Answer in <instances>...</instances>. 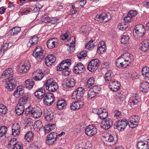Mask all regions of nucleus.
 <instances>
[{
	"mask_svg": "<svg viewBox=\"0 0 149 149\" xmlns=\"http://www.w3.org/2000/svg\"><path fill=\"white\" fill-rule=\"evenodd\" d=\"M70 34V32L68 31H66V32L63 34L61 36V39L63 40L66 39L68 37Z\"/></svg>",
	"mask_w": 149,
	"mask_h": 149,
	"instance_id": "60",
	"label": "nucleus"
},
{
	"mask_svg": "<svg viewBox=\"0 0 149 149\" xmlns=\"http://www.w3.org/2000/svg\"><path fill=\"white\" fill-rule=\"evenodd\" d=\"M8 130L6 126H3L0 127V137H2L5 136Z\"/></svg>",
	"mask_w": 149,
	"mask_h": 149,
	"instance_id": "41",
	"label": "nucleus"
},
{
	"mask_svg": "<svg viewBox=\"0 0 149 149\" xmlns=\"http://www.w3.org/2000/svg\"><path fill=\"white\" fill-rule=\"evenodd\" d=\"M128 124V122L127 120L123 118L121 120H119L118 122L115 124V126L118 130L120 131H123L126 128Z\"/></svg>",
	"mask_w": 149,
	"mask_h": 149,
	"instance_id": "6",
	"label": "nucleus"
},
{
	"mask_svg": "<svg viewBox=\"0 0 149 149\" xmlns=\"http://www.w3.org/2000/svg\"><path fill=\"white\" fill-rule=\"evenodd\" d=\"M30 101V98L27 96H24L21 97L19 100L18 104H20L23 106H25L27 103H28Z\"/></svg>",
	"mask_w": 149,
	"mask_h": 149,
	"instance_id": "34",
	"label": "nucleus"
},
{
	"mask_svg": "<svg viewBox=\"0 0 149 149\" xmlns=\"http://www.w3.org/2000/svg\"><path fill=\"white\" fill-rule=\"evenodd\" d=\"M33 132L29 131L26 134L25 137V139L26 141L29 142L33 139Z\"/></svg>",
	"mask_w": 149,
	"mask_h": 149,
	"instance_id": "40",
	"label": "nucleus"
},
{
	"mask_svg": "<svg viewBox=\"0 0 149 149\" xmlns=\"http://www.w3.org/2000/svg\"><path fill=\"white\" fill-rule=\"evenodd\" d=\"M118 27L120 30L123 31L126 29L127 26L125 24L122 22L118 25Z\"/></svg>",
	"mask_w": 149,
	"mask_h": 149,
	"instance_id": "55",
	"label": "nucleus"
},
{
	"mask_svg": "<svg viewBox=\"0 0 149 149\" xmlns=\"http://www.w3.org/2000/svg\"><path fill=\"white\" fill-rule=\"evenodd\" d=\"M114 116L117 118L120 117L122 116L121 112L119 111L118 110L114 111Z\"/></svg>",
	"mask_w": 149,
	"mask_h": 149,
	"instance_id": "62",
	"label": "nucleus"
},
{
	"mask_svg": "<svg viewBox=\"0 0 149 149\" xmlns=\"http://www.w3.org/2000/svg\"><path fill=\"white\" fill-rule=\"evenodd\" d=\"M93 42V40H92L89 41L86 44V48L89 50H91L93 49L95 45L94 44Z\"/></svg>",
	"mask_w": 149,
	"mask_h": 149,
	"instance_id": "44",
	"label": "nucleus"
},
{
	"mask_svg": "<svg viewBox=\"0 0 149 149\" xmlns=\"http://www.w3.org/2000/svg\"><path fill=\"white\" fill-rule=\"evenodd\" d=\"M45 90L42 88L37 89L34 93L35 96L38 99H41L44 97L45 95Z\"/></svg>",
	"mask_w": 149,
	"mask_h": 149,
	"instance_id": "18",
	"label": "nucleus"
},
{
	"mask_svg": "<svg viewBox=\"0 0 149 149\" xmlns=\"http://www.w3.org/2000/svg\"><path fill=\"white\" fill-rule=\"evenodd\" d=\"M21 31V28L20 27L17 26L13 28L10 31L11 34L14 36L17 34Z\"/></svg>",
	"mask_w": 149,
	"mask_h": 149,
	"instance_id": "42",
	"label": "nucleus"
},
{
	"mask_svg": "<svg viewBox=\"0 0 149 149\" xmlns=\"http://www.w3.org/2000/svg\"><path fill=\"white\" fill-rule=\"evenodd\" d=\"M12 129L17 130L18 131V130H20V125L17 123H15L12 125Z\"/></svg>",
	"mask_w": 149,
	"mask_h": 149,
	"instance_id": "61",
	"label": "nucleus"
},
{
	"mask_svg": "<svg viewBox=\"0 0 149 149\" xmlns=\"http://www.w3.org/2000/svg\"><path fill=\"white\" fill-rule=\"evenodd\" d=\"M140 119L138 116H132L129 119L130 123H129V127L132 128L137 127L139 124Z\"/></svg>",
	"mask_w": 149,
	"mask_h": 149,
	"instance_id": "9",
	"label": "nucleus"
},
{
	"mask_svg": "<svg viewBox=\"0 0 149 149\" xmlns=\"http://www.w3.org/2000/svg\"><path fill=\"white\" fill-rule=\"evenodd\" d=\"M140 89L143 92H147L149 89V83L147 81L143 82L141 84Z\"/></svg>",
	"mask_w": 149,
	"mask_h": 149,
	"instance_id": "29",
	"label": "nucleus"
},
{
	"mask_svg": "<svg viewBox=\"0 0 149 149\" xmlns=\"http://www.w3.org/2000/svg\"><path fill=\"white\" fill-rule=\"evenodd\" d=\"M125 96L123 92L118 95L116 98V100L118 102L123 101L124 99Z\"/></svg>",
	"mask_w": 149,
	"mask_h": 149,
	"instance_id": "51",
	"label": "nucleus"
},
{
	"mask_svg": "<svg viewBox=\"0 0 149 149\" xmlns=\"http://www.w3.org/2000/svg\"><path fill=\"white\" fill-rule=\"evenodd\" d=\"M87 55V52L86 51H83L77 55V57L79 59L81 60L82 58L86 56Z\"/></svg>",
	"mask_w": 149,
	"mask_h": 149,
	"instance_id": "56",
	"label": "nucleus"
},
{
	"mask_svg": "<svg viewBox=\"0 0 149 149\" xmlns=\"http://www.w3.org/2000/svg\"><path fill=\"white\" fill-rule=\"evenodd\" d=\"M132 18L131 16L128 15V14H127L124 17V19L126 22H129L131 21Z\"/></svg>",
	"mask_w": 149,
	"mask_h": 149,
	"instance_id": "63",
	"label": "nucleus"
},
{
	"mask_svg": "<svg viewBox=\"0 0 149 149\" xmlns=\"http://www.w3.org/2000/svg\"><path fill=\"white\" fill-rule=\"evenodd\" d=\"M33 113L32 116L35 118H38L40 117L42 114V111L41 109L38 107H34L33 111Z\"/></svg>",
	"mask_w": 149,
	"mask_h": 149,
	"instance_id": "24",
	"label": "nucleus"
},
{
	"mask_svg": "<svg viewBox=\"0 0 149 149\" xmlns=\"http://www.w3.org/2000/svg\"><path fill=\"white\" fill-rule=\"evenodd\" d=\"M45 85L47 90L52 92H55L58 88V84L52 79L48 80L45 83Z\"/></svg>",
	"mask_w": 149,
	"mask_h": 149,
	"instance_id": "3",
	"label": "nucleus"
},
{
	"mask_svg": "<svg viewBox=\"0 0 149 149\" xmlns=\"http://www.w3.org/2000/svg\"><path fill=\"white\" fill-rule=\"evenodd\" d=\"M58 42V40L57 39L54 38L49 39L47 42V46L49 49H53L57 45Z\"/></svg>",
	"mask_w": 149,
	"mask_h": 149,
	"instance_id": "17",
	"label": "nucleus"
},
{
	"mask_svg": "<svg viewBox=\"0 0 149 149\" xmlns=\"http://www.w3.org/2000/svg\"><path fill=\"white\" fill-rule=\"evenodd\" d=\"M104 138L105 141H107L109 143H112V145L115 144L116 142V140L115 139L114 136L111 134L104 136Z\"/></svg>",
	"mask_w": 149,
	"mask_h": 149,
	"instance_id": "26",
	"label": "nucleus"
},
{
	"mask_svg": "<svg viewBox=\"0 0 149 149\" xmlns=\"http://www.w3.org/2000/svg\"><path fill=\"white\" fill-rule=\"evenodd\" d=\"M30 67V66L29 63L27 65L25 63L20 67L18 71L20 73L26 72L29 70Z\"/></svg>",
	"mask_w": 149,
	"mask_h": 149,
	"instance_id": "35",
	"label": "nucleus"
},
{
	"mask_svg": "<svg viewBox=\"0 0 149 149\" xmlns=\"http://www.w3.org/2000/svg\"><path fill=\"white\" fill-rule=\"evenodd\" d=\"M85 91V89L81 87L77 88L73 92L72 96V99L74 100L81 99L84 96Z\"/></svg>",
	"mask_w": 149,
	"mask_h": 149,
	"instance_id": "4",
	"label": "nucleus"
},
{
	"mask_svg": "<svg viewBox=\"0 0 149 149\" xmlns=\"http://www.w3.org/2000/svg\"><path fill=\"white\" fill-rule=\"evenodd\" d=\"M95 20L100 23L104 22L103 14L97 15L95 19Z\"/></svg>",
	"mask_w": 149,
	"mask_h": 149,
	"instance_id": "53",
	"label": "nucleus"
},
{
	"mask_svg": "<svg viewBox=\"0 0 149 149\" xmlns=\"http://www.w3.org/2000/svg\"><path fill=\"white\" fill-rule=\"evenodd\" d=\"M44 114L47 121H49L53 120L54 118V114L53 113L47 110H45L44 111Z\"/></svg>",
	"mask_w": 149,
	"mask_h": 149,
	"instance_id": "28",
	"label": "nucleus"
},
{
	"mask_svg": "<svg viewBox=\"0 0 149 149\" xmlns=\"http://www.w3.org/2000/svg\"><path fill=\"white\" fill-rule=\"evenodd\" d=\"M139 48L141 50L143 51H147L149 48V39L144 40L140 45Z\"/></svg>",
	"mask_w": 149,
	"mask_h": 149,
	"instance_id": "22",
	"label": "nucleus"
},
{
	"mask_svg": "<svg viewBox=\"0 0 149 149\" xmlns=\"http://www.w3.org/2000/svg\"><path fill=\"white\" fill-rule=\"evenodd\" d=\"M7 111V108L3 104H0V115L2 116L3 114H5Z\"/></svg>",
	"mask_w": 149,
	"mask_h": 149,
	"instance_id": "43",
	"label": "nucleus"
},
{
	"mask_svg": "<svg viewBox=\"0 0 149 149\" xmlns=\"http://www.w3.org/2000/svg\"><path fill=\"white\" fill-rule=\"evenodd\" d=\"M129 39V37L128 35H124L121 39V42L122 44L126 43Z\"/></svg>",
	"mask_w": 149,
	"mask_h": 149,
	"instance_id": "50",
	"label": "nucleus"
},
{
	"mask_svg": "<svg viewBox=\"0 0 149 149\" xmlns=\"http://www.w3.org/2000/svg\"><path fill=\"white\" fill-rule=\"evenodd\" d=\"M113 74L111 70H109L105 74L104 79L107 82L110 81L109 87L110 89L114 92L117 91L120 89V84L118 81L113 78Z\"/></svg>",
	"mask_w": 149,
	"mask_h": 149,
	"instance_id": "2",
	"label": "nucleus"
},
{
	"mask_svg": "<svg viewBox=\"0 0 149 149\" xmlns=\"http://www.w3.org/2000/svg\"><path fill=\"white\" fill-rule=\"evenodd\" d=\"M9 43H6L3 44L1 49H0V55H2L3 53L8 49Z\"/></svg>",
	"mask_w": 149,
	"mask_h": 149,
	"instance_id": "46",
	"label": "nucleus"
},
{
	"mask_svg": "<svg viewBox=\"0 0 149 149\" xmlns=\"http://www.w3.org/2000/svg\"><path fill=\"white\" fill-rule=\"evenodd\" d=\"M56 60V57L52 54L47 56L45 59V63L47 66H50Z\"/></svg>",
	"mask_w": 149,
	"mask_h": 149,
	"instance_id": "20",
	"label": "nucleus"
},
{
	"mask_svg": "<svg viewBox=\"0 0 149 149\" xmlns=\"http://www.w3.org/2000/svg\"><path fill=\"white\" fill-rule=\"evenodd\" d=\"M97 95L93 91L90 89L88 92V96L89 99H91Z\"/></svg>",
	"mask_w": 149,
	"mask_h": 149,
	"instance_id": "54",
	"label": "nucleus"
},
{
	"mask_svg": "<svg viewBox=\"0 0 149 149\" xmlns=\"http://www.w3.org/2000/svg\"><path fill=\"white\" fill-rule=\"evenodd\" d=\"M100 61L97 58L92 60L90 61L88 65L87 69L90 72H94L98 68Z\"/></svg>",
	"mask_w": 149,
	"mask_h": 149,
	"instance_id": "5",
	"label": "nucleus"
},
{
	"mask_svg": "<svg viewBox=\"0 0 149 149\" xmlns=\"http://www.w3.org/2000/svg\"><path fill=\"white\" fill-rule=\"evenodd\" d=\"M33 74L34 75L33 78L36 81L41 80L44 76L42 71L40 70H37L34 71L33 73Z\"/></svg>",
	"mask_w": 149,
	"mask_h": 149,
	"instance_id": "16",
	"label": "nucleus"
},
{
	"mask_svg": "<svg viewBox=\"0 0 149 149\" xmlns=\"http://www.w3.org/2000/svg\"><path fill=\"white\" fill-rule=\"evenodd\" d=\"M84 102L81 101H77L72 104L70 106L72 110H75L79 109L81 108L83 105Z\"/></svg>",
	"mask_w": 149,
	"mask_h": 149,
	"instance_id": "23",
	"label": "nucleus"
},
{
	"mask_svg": "<svg viewBox=\"0 0 149 149\" xmlns=\"http://www.w3.org/2000/svg\"><path fill=\"white\" fill-rule=\"evenodd\" d=\"M137 146L138 149H148L149 148V143L148 141H139Z\"/></svg>",
	"mask_w": 149,
	"mask_h": 149,
	"instance_id": "25",
	"label": "nucleus"
},
{
	"mask_svg": "<svg viewBox=\"0 0 149 149\" xmlns=\"http://www.w3.org/2000/svg\"><path fill=\"white\" fill-rule=\"evenodd\" d=\"M103 14L104 22H107L110 19L111 17L109 13H108Z\"/></svg>",
	"mask_w": 149,
	"mask_h": 149,
	"instance_id": "57",
	"label": "nucleus"
},
{
	"mask_svg": "<svg viewBox=\"0 0 149 149\" xmlns=\"http://www.w3.org/2000/svg\"><path fill=\"white\" fill-rule=\"evenodd\" d=\"M116 65L119 68H125L129 65V63H127L121 56L117 58L116 61Z\"/></svg>",
	"mask_w": 149,
	"mask_h": 149,
	"instance_id": "14",
	"label": "nucleus"
},
{
	"mask_svg": "<svg viewBox=\"0 0 149 149\" xmlns=\"http://www.w3.org/2000/svg\"><path fill=\"white\" fill-rule=\"evenodd\" d=\"M113 123V121L110 119L104 120L101 123L100 127L102 129L107 130L112 126Z\"/></svg>",
	"mask_w": 149,
	"mask_h": 149,
	"instance_id": "15",
	"label": "nucleus"
},
{
	"mask_svg": "<svg viewBox=\"0 0 149 149\" xmlns=\"http://www.w3.org/2000/svg\"><path fill=\"white\" fill-rule=\"evenodd\" d=\"M68 45H69V43L70 44V48H74V47H75L74 44L75 42V38L74 37H71L68 40Z\"/></svg>",
	"mask_w": 149,
	"mask_h": 149,
	"instance_id": "45",
	"label": "nucleus"
},
{
	"mask_svg": "<svg viewBox=\"0 0 149 149\" xmlns=\"http://www.w3.org/2000/svg\"><path fill=\"white\" fill-rule=\"evenodd\" d=\"M137 13L136 11L133 10H130L129 12L127 13L128 15L131 16L132 18L136 16L137 15Z\"/></svg>",
	"mask_w": 149,
	"mask_h": 149,
	"instance_id": "64",
	"label": "nucleus"
},
{
	"mask_svg": "<svg viewBox=\"0 0 149 149\" xmlns=\"http://www.w3.org/2000/svg\"><path fill=\"white\" fill-rule=\"evenodd\" d=\"M94 79L93 77H91L86 82V86L87 88H89L90 86H92L94 83Z\"/></svg>",
	"mask_w": 149,
	"mask_h": 149,
	"instance_id": "47",
	"label": "nucleus"
},
{
	"mask_svg": "<svg viewBox=\"0 0 149 149\" xmlns=\"http://www.w3.org/2000/svg\"><path fill=\"white\" fill-rule=\"evenodd\" d=\"M138 98L136 96L131 97L129 100V102L130 103L131 105L132 106L137 105L139 102Z\"/></svg>",
	"mask_w": 149,
	"mask_h": 149,
	"instance_id": "39",
	"label": "nucleus"
},
{
	"mask_svg": "<svg viewBox=\"0 0 149 149\" xmlns=\"http://www.w3.org/2000/svg\"><path fill=\"white\" fill-rule=\"evenodd\" d=\"M120 56L127 63H129V65L134 59L133 56L129 53H125Z\"/></svg>",
	"mask_w": 149,
	"mask_h": 149,
	"instance_id": "21",
	"label": "nucleus"
},
{
	"mask_svg": "<svg viewBox=\"0 0 149 149\" xmlns=\"http://www.w3.org/2000/svg\"><path fill=\"white\" fill-rule=\"evenodd\" d=\"M58 135L55 132H52L48 134L46 139V143L48 145L53 144L56 141Z\"/></svg>",
	"mask_w": 149,
	"mask_h": 149,
	"instance_id": "8",
	"label": "nucleus"
},
{
	"mask_svg": "<svg viewBox=\"0 0 149 149\" xmlns=\"http://www.w3.org/2000/svg\"><path fill=\"white\" fill-rule=\"evenodd\" d=\"M16 139L15 138H12L8 142V147L11 148L12 146H15L17 144L16 143Z\"/></svg>",
	"mask_w": 149,
	"mask_h": 149,
	"instance_id": "52",
	"label": "nucleus"
},
{
	"mask_svg": "<svg viewBox=\"0 0 149 149\" xmlns=\"http://www.w3.org/2000/svg\"><path fill=\"white\" fill-rule=\"evenodd\" d=\"M38 41V38L37 36H34L30 39L28 43V46L29 47L33 46L37 43Z\"/></svg>",
	"mask_w": 149,
	"mask_h": 149,
	"instance_id": "33",
	"label": "nucleus"
},
{
	"mask_svg": "<svg viewBox=\"0 0 149 149\" xmlns=\"http://www.w3.org/2000/svg\"><path fill=\"white\" fill-rule=\"evenodd\" d=\"M23 91L22 89L20 86H19L17 88L16 90L14 93V96L17 98L19 96L22 95L23 93Z\"/></svg>",
	"mask_w": 149,
	"mask_h": 149,
	"instance_id": "38",
	"label": "nucleus"
},
{
	"mask_svg": "<svg viewBox=\"0 0 149 149\" xmlns=\"http://www.w3.org/2000/svg\"><path fill=\"white\" fill-rule=\"evenodd\" d=\"M13 70L12 69L8 68L3 72L1 77L5 78L6 80V87L10 90L14 88L16 84L15 79L13 77Z\"/></svg>",
	"mask_w": 149,
	"mask_h": 149,
	"instance_id": "1",
	"label": "nucleus"
},
{
	"mask_svg": "<svg viewBox=\"0 0 149 149\" xmlns=\"http://www.w3.org/2000/svg\"><path fill=\"white\" fill-rule=\"evenodd\" d=\"M145 29L144 26L142 24H137L136 26L135 32L137 36L141 37L143 36L145 32Z\"/></svg>",
	"mask_w": 149,
	"mask_h": 149,
	"instance_id": "13",
	"label": "nucleus"
},
{
	"mask_svg": "<svg viewBox=\"0 0 149 149\" xmlns=\"http://www.w3.org/2000/svg\"><path fill=\"white\" fill-rule=\"evenodd\" d=\"M103 111V109L102 108H100L99 109H97L96 108H94L92 110V112L95 113L99 115V116L100 114L102 113Z\"/></svg>",
	"mask_w": 149,
	"mask_h": 149,
	"instance_id": "58",
	"label": "nucleus"
},
{
	"mask_svg": "<svg viewBox=\"0 0 149 149\" xmlns=\"http://www.w3.org/2000/svg\"><path fill=\"white\" fill-rule=\"evenodd\" d=\"M85 69L83 65L81 63L77 64L74 67L73 71L76 74H80L82 73Z\"/></svg>",
	"mask_w": 149,
	"mask_h": 149,
	"instance_id": "19",
	"label": "nucleus"
},
{
	"mask_svg": "<svg viewBox=\"0 0 149 149\" xmlns=\"http://www.w3.org/2000/svg\"><path fill=\"white\" fill-rule=\"evenodd\" d=\"M45 104L50 105L52 104L54 101V96L53 94L49 93L46 94L43 99Z\"/></svg>",
	"mask_w": 149,
	"mask_h": 149,
	"instance_id": "10",
	"label": "nucleus"
},
{
	"mask_svg": "<svg viewBox=\"0 0 149 149\" xmlns=\"http://www.w3.org/2000/svg\"><path fill=\"white\" fill-rule=\"evenodd\" d=\"M142 74L146 79H149V67L147 66L144 67L142 70Z\"/></svg>",
	"mask_w": 149,
	"mask_h": 149,
	"instance_id": "36",
	"label": "nucleus"
},
{
	"mask_svg": "<svg viewBox=\"0 0 149 149\" xmlns=\"http://www.w3.org/2000/svg\"><path fill=\"white\" fill-rule=\"evenodd\" d=\"M90 89L97 95L100 91V87L97 86H93L92 88Z\"/></svg>",
	"mask_w": 149,
	"mask_h": 149,
	"instance_id": "59",
	"label": "nucleus"
},
{
	"mask_svg": "<svg viewBox=\"0 0 149 149\" xmlns=\"http://www.w3.org/2000/svg\"><path fill=\"white\" fill-rule=\"evenodd\" d=\"M75 84V81L73 78H69L65 81V84L67 87L71 88L74 87Z\"/></svg>",
	"mask_w": 149,
	"mask_h": 149,
	"instance_id": "30",
	"label": "nucleus"
},
{
	"mask_svg": "<svg viewBox=\"0 0 149 149\" xmlns=\"http://www.w3.org/2000/svg\"><path fill=\"white\" fill-rule=\"evenodd\" d=\"M108 116V113L106 110L103 109V111L99 116V117L101 119H105Z\"/></svg>",
	"mask_w": 149,
	"mask_h": 149,
	"instance_id": "49",
	"label": "nucleus"
},
{
	"mask_svg": "<svg viewBox=\"0 0 149 149\" xmlns=\"http://www.w3.org/2000/svg\"><path fill=\"white\" fill-rule=\"evenodd\" d=\"M34 109V107L33 108L31 106H28L26 109L25 113L27 115H31L32 116L33 113V110Z\"/></svg>",
	"mask_w": 149,
	"mask_h": 149,
	"instance_id": "48",
	"label": "nucleus"
},
{
	"mask_svg": "<svg viewBox=\"0 0 149 149\" xmlns=\"http://www.w3.org/2000/svg\"><path fill=\"white\" fill-rule=\"evenodd\" d=\"M97 130L93 125L88 126L86 129L85 133L88 136H91L95 135L97 132Z\"/></svg>",
	"mask_w": 149,
	"mask_h": 149,
	"instance_id": "11",
	"label": "nucleus"
},
{
	"mask_svg": "<svg viewBox=\"0 0 149 149\" xmlns=\"http://www.w3.org/2000/svg\"><path fill=\"white\" fill-rule=\"evenodd\" d=\"M24 109L25 106L18 104L15 108L16 114L19 116L21 115L24 111Z\"/></svg>",
	"mask_w": 149,
	"mask_h": 149,
	"instance_id": "32",
	"label": "nucleus"
},
{
	"mask_svg": "<svg viewBox=\"0 0 149 149\" xmlns=\"http://www.w3.org/2000/svg\"><path fill=\"white\" fill-rule=\"evenodd\" d=\"M71 60L67 59L62 61L57 67V70L60 71H63L65 69H68L71 63Z\"/></svg>",
	"mask_w": 149,
	"mask_h": 149,
	"instance_id": "12",
	"label": "nucleus"
},
{
	"mask_svg": "<svg viewBox=\"0 0 149 149\" xmlns=\"http://www.w3.org/2000/svg\"><path fill=\"white\" fill-rule=\"evenodd\" d=\"M35 84V82L32 79H28L25 81L24 85L26 88L31 89L32 88Z\"/></svg>",
	"mask_w": 149,
	"mask_h": 149,
	"instance_id": "37",
	"label": "nucleus"
},
{
	"mask_svg": "<svg viewBox=\"0 0 149 149\" xmlns=\"http://www.w3.org/2000/svg\"><path fill=\"white\" fill-rule=\"evenodd\" d=\"M106 49V47L104 42L103 41L100 42L97 49V52L100 54L103 53Z\"/></svg>",
	"mask_w": 149,
	"mask_h": 149,
	"instance_id": "27",
	"label": "nucleus"
},
{
	"mask_svg": "<svg viewBox=\"0 0 149 149\" xmlns=\"http://www.w3.org/2000/svg\"><path fill=\"white\" fill-rule=\"evenodd\" d=\"M66 103L64 100H58L57 102L56 106L59 110H62L65 108L66 106Z\"/></svg>",
	"mask_w": 149,
	"mask_h": 149,
	"instance_id": "31",
	"label": "nucleus"
},
{
	"mask_svg": "<svg viewBox=\"0 0 149 149\" xmlns=\"http://www.w3.org/2000/svg\"><path fill=\"white\" fill-rule=\"evenodd\" d=\"M33 55L35 58H36L38 61H40L43 58L44 56L43 55L44 51L40 46L36 47L35 49Z\"/></svg>",
	"mask_w": 149,
	"mask_h": 149,
	"instance_id": "7",
	"label": "nucleus"
}]
</instances>
